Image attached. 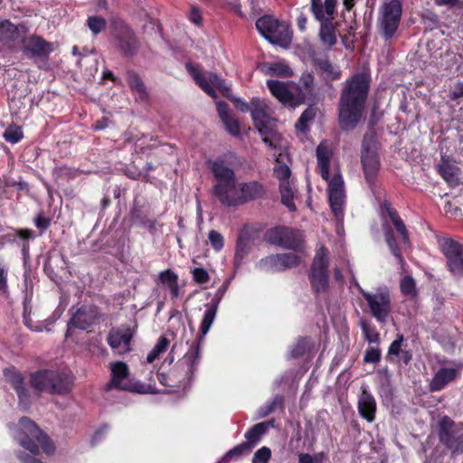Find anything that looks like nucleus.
Masks as SVG:
<instances>
[{"instance_id":"1","label":"nucleus","mask_w":463,"mask_h":463,"mask_svg":"<svg viewBox=\"0 0 463 463\" xmlns=\"http://www.w3.org/2000/svg\"><path fill=\"white\" fill-rule=\"evenodd\" d=\"M369 90V77L359 73L346 80L339 101V124L342 129H354L360 121Z\"/></svg>"},{"instance_id":"2","label":"nucleus","mask_w":463,"mask_h":463,"mask_svg":"<svg viewBox=\"0 0 463 463\" xmlns=\"http://www.w3.org/2000/svg\"><path fill=\"white\" fill-rule=\"evenodd\" d=\"M9 430L14 441L33 455L40 451L51 455L55 450L52 441L29 418L23 417L17 423H12Z\"/></svg>"},{"instance_id":"3","label":"nucleus","mask_w":463,"mask_h":463,"mask_svg":"<svg viewBox=\"0 0 463 463\" xmlns=\"http://www.w3.org/2000/svg\"><path fill=\"white\" fill-rule=\"evenodd\" d=\"M333 152L326 141H323L317 148V165L320 175L323 179L328 182V199L330 207L337 222H342L344 218V203L345 199L344 190V181L340 175H335L329 180V164Z\"/></svg>"},{"instance_id":"4","label":"nucleus","mask_w":463,"mask_h":463,"mask_svg":"<svg viewBox=\"0 0 463 463\" xmlns=\"http://www.w3.org/2000/svg\"><path fill=\"white\" fill-rule=\"evenodd\" d=\"M206 164L215 180L213 188V194L222 204L232 206L238 201L236 197V176L233 169L221 157L209 160Z\"/></svg>"},{"instance_id":"5","label":"nucleus","mask_w":463,"mask_h":463,"mask_svg":"<svg viewBox=\"0 0 463 463\" xmlns=\"http://www.w3.org/2000/svg\"><path fill=\"white\" fill-rule=\"evenodd\" d=\"M30 384L38 392L66 394L71 389V377L56 370H41L31 374Z\"/></svg>"},{"instance_id":"6","label":"nucleus","mask_w":463,"mask_h":463,"mask_svg":"<svg viewBox=\"0 0 463 463\" xmlns=\"http://www.w3.org/2000/svg\"><path fill=\"white\" fill-rule=\"evenodd\" d=\"M258 32L272 44L288 46L291 42V32L286 23H280L271 16H262L256 22Z\"/></svg>"},{"instance_id":"7","label":"nucleus","mask_w":463,"mask_h":463,"mask_svg":"<svg viewBox=\"0 0 463 463\" xmlns=\"http://www.w3.org/2000/svg\"><path fill=\"white\" fill-rule=\"evenodd\" d=\"M357 287L367 303L371 315L380 324H385L392 310L389 290L386 288H379L374 292H369L359 285Z\"/></svg>"},{"instance_id":"8","label":"nucleus","mask_w":463,"mask_h":463,"mask_svg":"<svg viewBox=\"0 0 463 463\" xmlns=\"http://www.w3.org/2000/svg\"><path fill=\"white\" fill-rule=\"evenodd\" d=\"M383 208L388 213L393 226L400 235V241L398 242L394 238L393 232L388 228H385V241L389 247L392 254L397 259L400 263H402L403 260L401 255L402 246H406L409 243V236L406 227L402 220L398 215L397 212L392 208L389 203H384Z\"/></svg>"},{"instance_id":"9","label":"nucleus","mask_w":463,"mask_h":463,"mask_svg":"<svg viewBox=\"0 0 463 463\" xmlns=\"http://www.w3.org/2000/svg\"><path fill=\"white\" fill-rule=\"evenodd\" d=\"M327 250L325 247H320L316 252L308 275L311 287L316 294L325 293L327 289Z\"/></svg>"},{"instance_id":"10","label":"nucleus","mask_w":463,"mask_h":463,"mask_svg":"<svg viewBox=\"0 0 463 463\" xmlns=\"http://www.w3.org/2000/svg\"><path fill=\"white\" fill-rule=\"evenodd\" d=\"M250 114L251 118L258 128L260 133L263 137V141L269 146L276 147V145L269 137L272 134L274 122L269 117V109L265 102L259 98H253L250 100Z\"/></svg>"},{"instance_id":"11","label":"nucleus","mask_w":463,"mask_h":463,"mask_svg":"<svg viewBox=\"0 0 463 463\" xmlns=\"http://www.w3.org/2000/svg\"><path fill=\"white\" fill-rule=\"evenodd\" d=\"M112 378L107 385V391L116 387L125 391L135 392L137 393H154L155 388L151 385L144 384L140 382L128 383L125 381L128 376V367L123 362H117L111 364Z\"/></svg>"},{"instance_id":"12","label":"nucleus","mask_w":463,"mask_h":463,"mask_svg":"<svg viewBox=\"0 0 463 463\" xmlns=\"http://www.w3.org/2000/svg\"><path fill=\"white\" fill-rule=\"evenodd\" d=\"M402 4L398 0H391L385 3L378 18V28L385 39L392 38L401 21Z\"/></svg>"},{"instance_id":"13","label":"nucleus","mask_w":463,"mask_h":463,"mask_svg":"<svg viewBox=\"0 0 463 463\" xmlns=\"http://www.w3.org/2000/svg\"><path fill=\"white\" fill-rule=\"evenodd\" d=\"M439 246L446 257L449 270L454 276H463V244L451 238H442Z\"/></svg>"},{"instance_id":"14","label":"nucleus","mask_w":463,"mask_h":463,"mask_svg":"<svg viewBox=\"0 0 463 463\" xmlns=\"http://www.w3.org/2000/svg\"><path fill=\"white\" fill-rule=\"evenodd\" d=\"M187 71L192 75L197 85H199L207 94L215 98V90H219L224 95L228 96L230 88L217 75L213 73H202L197 68L191 64L186 65Z\"/></svg>"},{"instance_id":"15","label":"nucleus","mask_w":463,"mask_h":463,"mask_svg":"<svg viewBox=\"0 0 463 463\" xmlns=\"http://www.w3.org/2000/svg\"><path fill=\"white\" fill-rule=\"evenodd\" d=\"M265 239L268 242L285 249H297L301 242V234L288 227H275L267 231Z\"/></svg>"},{"instance_id":"16","label":"nucleus","mask_w":463,"mask_h":463,"mask_svg":"<svg viewBox=\"0 0 463 463\" xmlns=\"http://www.w3.org/2000/svg\"><path fill=\"white\" fill-rule=\"evenodd\" d=\"M362 163L365 178L372 184L379 170V157L373 137H364L363 141Z\"/></svg>"},{"instance_id":"17","label":"nucleus","mask_w":463,"mask_h":463,"mask_svg":"<svg viewBox=\"0 0 463 463\" xmlns=\"http://www.w3.org/2000/svg\"><path fill=\"white\" fill-rule=\"evenodd\" d=\"M452 420L444 417L440 421L439 439L453 451H463V425L450 429Z\"/></svg>"},{"instance_id":"18","label":"nucleus","mask_w":463,"mask_h":463,"mask_svg":"<svg viewBox=\"0 0 463 463\" xmlns=\"http://www.w3.org/2000/svg\"><path fill=\"white\" fill-rule=\"evenodd\" d=\"M132 336V331L128 327L112 329L108 335V343L118 354H126L130 350Z\"/></svg>"},{"instance_id":"19","label":"nucleus","mask_w":463,"mask_h":463,"mask_svg":"<svg viewBox=\"0 0 463 463\" xmlns=\"http://www.w3.org/2000/svg\"><path fill=\"white\" fill-rule=\"evenodd\" d=\"M267 86L271 94L283 105L294 109L298 104L292 93V90L289 89L288 84L279 80H269L267 81Z\"/></svg>"},{"instance_id":"20","label":"nucleus","mask_w":463,"mask_h":463,"mask_svg":"<svg viewBox=\"0 0 463 463\" xmlns=\"http://www.w3.org/2000/svg\"><path fill=\"white\" fill-rule=\"evenodd\" d=\"M336 0H311L310 11L319 23L334 20Z\"/></svg>"},{"instance_id":"21","label":"nucleus","mask_w":463,"mask_h":463,"mask_svg":"<svg viewBox=\"0 0 463 463\" xmlns=\"http://www.w3.org/2000/svg\"><path fill=\"white\" fill-rule=\"evenodd\" d=\"M202 343L203 341L195 339L181 360V364L185 367V374L188 378L194 375L200 363Z\"/></svg>"},{"instance_id":"22","label":"nucleus","mask_w":463,"mask_h":463,"mask_svg":"<svg viewBox=\"0 0 463 463\" xmlns=\"http://www.w3.org/2000/svg\"><path fill=\"white\" fill-rule=\"evenodd\" d=\"M5 377L16 391L20 405L24 409H26L30 403V393L25 387L23 375L17 371L7 370L5 372Z\"/></svg>"},{"instance_id":"23","label":"nucleus","mask_w":463,"mask_h":463,"mask_svg":"<svg viewBox=\"0 0 463 463\" xmlns=\"http://www.w3.org/2000/svg\"><path fill=\"white\" fill-rule=\"evenodd\" d=\"M263 194V186L259 182L252 181L241 184L239 189L236 187V197L238 201L232 206L260 198Z\"/></svg>"},{"instance_id":"24","label":"nucleus","mask_w":463,"mask_h":463,"mask_svg":"<svg viewBox=\"0 0 463 463\" xmlns=\"http://www.w3.org/2000/svg\"><path fill=\"white\" fill-rule=\"evenodd\" d=\"M459 371V367H441L430 381V390L431 392L440 391L458 376Z\"/></svg>"},{"instance_id":"25","label":"nucleus","mask_w":463,"mask_h":463,"mask_svg":"<svg viewBox=\"0 0 463 463\" xmlns=\"http://www.w3.org/2000/svg\"><path fill=\"white\" fill-rule=\"evenodd\" d=\"M22 48L30 57L46 55L52 51V44L40 37H30L24 40Z\"/></svg>"},{"instance_id":"26","label":"nucleus","mask_w":463,"mask_h":463,"mask_svg":"<svg viewBox=\"0 0 463 463\" xmlns=\"http://www.w3.org/2000/svg\"><path fill=\"white\" fill-rule=\"evenodd\" d=\"M358 410L360 415L369 422L373 421L375 418L376 402L373 396L365 389H362V393L358 400Z\"/></svg>"},{"instance_id":"27","label":"nucleus","mask_w":463,"mask_h":463,"mask_svg":"<svg viewBox=\"0 0 463 463\" xmlns=\"http://www.w3.org/2000/svg\"><path fill=\"white\" fill-rule=\"evenodd\" d=\"M118 46L121 52L127 56L137 54L139 49L138 41L129 28H125L118 37Z\"/></svg>"},{"instance_id":"28","label":"nucleus","mask_w":463,"mask_h":463,"mask_svg":"<svg viewBox=\"0 0 463 463\" xmlns=\"http://www.w3.org/2000/svg\"><path fill=\"white\" fill-rule=\"evenodd\" d=\"M94 318L95 315L92 310L87 309L86 307H80L72 316L69 322V330L72 327L85 330L93 323Z\"/></svg>"},{"instance_id":"29","label":"nucleus","mask_w":463,"mask_h":463,"mask_svg":"<svg viewBox=\"0 0 463 463\" xmlns=\"http://www.w3.org/2000/svg\"><path fill=\"white\" fill-rule=\"evenodd\" d=\"M318 36L321 43L327 48L336 43L335 24L333 20L320 23Z\"/></svg>"},{"instance_id":"30","label":"nucleus","mask_w":463,"mask_h":463,"mask_svg":"<svg viewBox=\"0 0 463 463\" xmlns=\"http://www.w3.org/2000/svg\"><path fill=\"white\" fill-rule=\"evenodd\" d=\"M206 310L203 314L200 327L199 335L196 339L203 341L204 336L208 334L211 329L213 323L215 320L218 307L210 304H205Z\"/></svg>"},{"instance_id":"31","label":"nucleus","mask_w":463,"mask_h":463,"mask_svg":"<svg viewBox=\"0 0 463 463\" xmlns=\"http://www.w3.org/2000/svg\"><path fill=\"white\" fill-rule=\"evenodd\" d=\"M272 425V420L263 421L255 424L245 433V442L250 443L251 445L252 449L256 443L260 440L261 436L265 434Z\"/></svg>"},{"instance_id":"32","label":"nucleus","mask_w":463,"mask_h":463,"mask_svg":"<svg viewBox=\"0 0 463 463\" xmlns=\"http://www.w3.org/2000/svg\"><path fill=\"white\" fill-rule=\"evenodd\" d=\"M438 170L443 179L451 186L458 184V168L449 161L442 159L438 165Z\"/></svg>"},{"instance_id":"33","label":"nucleus","mask_w":463,"mask_h":463,"mask_svg":"<svg viewBox=\"0 0 463 463\" xmlns=\"http://www.w3.org/2000/svg\"><path fill=\"white\" fill-rule=\"evenodd\" d=\"M127 81L132 91H134L137 99L146 100L147 92L144 82L138 74L135 71H129L127 72Z\"/></svg>"},{"instance_id":"34","label":"nucleus","mask_w":463,"mask_h":463,"mask_svg":"<svg viewBox=\"0 0 463 463\" xmlns=\"http://www.w3.org/2000/svg\"><path fill=\"white\" fill-rule=\"evenodd\" d=\"M279 191L281 194V203L291 212L296 210V205L294 203L295 197V184L293 181H283L281 184H279Z\"/></svg>"},{"instance_id":"35","label":"nucleus","mask_w":463,"mask_h":463,"mask_svg":"<svg viewBox=\"0 0 463 463\" xmlns=\"http://www.w3.org/2000/svg\"><path fill=\"white\" fill-rule=\"evenodd\" d=\"M159 280L170 291L173 298L179 296L178 276L175 272L170 269L160 272Z\"/></svg>"},{"instance_id":"36","label":"nucleus","mask_w":463,"mask_h":463,"mask_svg":"<svg viewBox=\"0 0 463 463\" xmlns=\"http://www.w3.org/2000/svg\"><path fill=\"white\" fill-rule=\"evenodd\" d=\"M20 28L7 20L0 21V41L11 42L18 39Z\"/></svg>"},{"instance_id":"37","label":"nucleus","mask_w":463,"mask_h":463,"mask_svg":"<svg viewBox=\"0 0 463 463\" xmlns=\"http://www.w3.org/2000/svg\"><path fill=\"white\" fill-rule=\"evenodd\" d=\"M256 267L264 272H279L281 270L279 254L269 255L257 262Z\"/></svg>"},{"instance_id":"38","label":"nucleus","mask_w":463,"mask_h":463,"mask_svg":"<svg viewBox=\"0 0 463 463\" xmlns=\"http://www.w3.org/2000/svg\"><path fill=\"white\" fill-rule=\"evenodd\" d=\"M315 62L326 80H334L340 77V71L333 66L328 60L317 59Z\"/></svg>"},{"instance_id":"39","label":"nucleus","mask_w":463,"mask_h":463,"mask_svg":"<svg viewBox=\"0 0 463 463\" xmlns=\"http://www.w3.org/2000/svg\"><path fill=\"white\" fill-rule=\"evenodd\" d=\"M266 68L267 74L281 77H289L292 75V71L289 66L282 61L267 63Z\"/></svg>"},{"instance_id":"40","label":"nucleus","mask_w":463,"mask_h":463,"mask_svg":"<svg viewBox=\"0 0 463 463\" xmlns=\"http://www.w3.org/2000/svg\"><path fill=\"white\" fill-rule=\"evenodd\" d=\"M251 451V445L250 443H246L245 441L234 447L231 450H229L225 456L223 457L224 462H229L233 459H237L238 458L247 455Z\"/></svg>"},{"instance_id":"41","label":"nucleus","mask_w":463,"mask_h":463,"mask_svg":"<svg viewBox=\"0 0 463 463\" xmlns=\"http://www.w3.org/2000/svg\"><path fill=\"white\" fill-rule=\"evenodd\" d=\"M281 270L291 269L299 265L302 260V255L298 253L279 254Z\"/></svg>"},{"instance_id":"42","label":"nucleus","mask_w":463,"mask_h":463,"mask_svg":"<svg viewBox=\"0 0 463 463\" xmlns=\"http://www.w3.org/2000/svg\"><path fill=\"white\" fill-rule=\"evenodd\" d=\"M169 345V341L165 336H160L154 348L148 353L146 362H154Z\"/></svg>"},{"instance_id":"43","label":"nucleus","mask_w":463,"mask_h":463,"mask_svg":"<svg viewBox=\"0 0 463 463\" xmlns=\"http://www.w3.org/2000/svg\"><path fill=\"white\" fill-rule=\"evenodd\" d=\"M87 25L95 35L102 32L107 26V21L99 15H91L87 19Z\"/></svg>"},{"instance_id":"44","label":"nucleus","mask_w":463,"mask_h":463,"mask_svg":"<svg viewBox=\"0 0 463 463\" xmlns=\"http://www.w3.org/2000/svg\"><path fill=\"white\" fill-rule=\"evenodd\" d=\"M312 348L310 339H299L290 351V356L293 358L300 357Z\"/></svg>"},{"instance_id":"45","label":"nucleus","mask_w":463,"mask_h":463,"mask_svg":"<svg viewBox=\"0 0 463 463\" xmlns=\"http://www.w3.org/2000/svg\"><path fill=\"white\" fill-rule=\"evenodd\" d=\"M274 175L276 178L279 181V184H281L283 181H291V172L289 167L285 164H281L279 158L276 159V165L274 166Z\"/></svg>"},{"instance_id":"46","label":"nucleus","mask_w":463,"mask_h":463,"mask_svg":"<svg viewBox=\"0 0 463 463\" xmlns=\"http://www.w3.org/2000/svg\"><path fill=\"white\" fill-rule=\"evenodd\" d=\"M282 397L281 396H276L272 401L268 402L263 406L260 407L257 411V417L258 418H264L268 416L269 413H271L275 408L282 403Z\"/></svg>"},{"instance_id":"47","label":"nucleus","mask_w":463,"mask_h":463,"mask_svg":"<svg viewBox=\"0 0 463 463\" xmlns=\"http://www.w3.org/2000/svg\"><path fill=\"white\" fill-rule=\"evenodd\" d=\"M5 139L12 144H15L19 142L23 137V131L20 127L17 126H10L8 127L4 133Z\"/></svg>"},{"instance_id":"48","label":"nucleus","mask_w":463,"mask_h":463,"mask_svg":"<svg viewBox=\"0 0 463 463\" xmlns=\"http://www.w3.org/2000/svg\"><path fill=\"white\" fill-rule=\"evenodd\" d=\"M316 111L312 107L307 108L300 116L298 121L296 124V128L300 131L305 132L308 122L313 120L315 118Z\"/></svg>"},{"instance_id":"49","label":"nucleus","mask_w":463,"mask_h":463,"mask_svg":"<svg viewBox=\"0 0 463 463\" xmlns=\"http://www.w3.org/2000/svg\"><path fill=\"white\" fill-rule=\"evenodd\" d=\"M401 290L402 294L409 296V297H414L416 296L417 290H416V285L415 281L411 276H405L402 281H401Z\"/></svg>"},{"instance_id":"50","label":"nucleus","mask_w":463,"mask_h":463,"mask_svg":"<svg viewBox=\"0 0 463 463\" xmlns=\"http://www.w3.org/2000/svg\"><path fill=\"white\" fill-rule=\"evenodd\" d=\"M362 330H363L364 336L365 340L368 341V343L378 344L380 342L379 333L375 329L370 327L364 322L362 323Z\"/></svg>"},{"instance_id":"51","label":"nucleus","mask_w":463,"mask_h":463,"mask_svg":"<svg viewBox=\"0 0 463 463\" xmlns=\"http://www.w3.org/2000/svg\"><path fill=\"white\" fill-rule=\"evenodd\" d=\"M271 457V450L268 447L258 449L252 458V463H268Z\"/></svg>"},{"instance_id":"52","label":"nucleus","mask_w":463,"mask_h":463,"mask_svg":"<svg viewBox=\"0 0 463 463\" xmlns=\"http://www.w3.org/2000/svg\"><path fill=\"white\" fill-rule=\"evenodd\" d=\"M325 458L323 452L310 455L308 453H300L298 455V463H322Z\"/></svg>"},{"instance_id":"53","label":"nucleus","mask_w":463,"mask_h":463,"mask_svg":"<svg viewBox=\"0 0 463 463\" xmlns=\"http://www.w3.org/2000/svg\"><path fill=\"white\" fill-rule=\"evenodd\" d=\"M381 360V350L376 346H371L366 349L364 361L365 363L375 364Z\"/></svg>"},{"instance_id":"54","label":"nucleus","mask_w":463,"mask_h":463,"mask_svg":"<svg viewBox=\"0 0 463 463\" xmlns=\"http://www.w3.org/2000/svg\"><path fill=\"white\" fill-rule=\"evenodd\" d=\"M208 239L215 250L219 251L223 248V237L218 232L211 231L209 232Z\"/></svg>"},{"instance_id":"55","label":"nucleus","mask_w":463,"mask_h":463,"mask_svg":"<svg viewBox=\"0 0 463 463\" xmlns=\"http://www.w3.org/2000/svg\"><path fill=\"white\" fill-rule=\"evenodd\" d=\"M404 341V337L402 335H399L397 338L391 344L388 349V356H399L400 354L403 351L402 346Z\"/></svg>"},{"instance_id":"56","label":"nucleus","mask_w":463,"mask_h":463,"mask_svg":"<svg viewBox=\"0 0 463 463\" xmlns=\"http://www.w3.org/2000/svg\"><path fill=\"white\" fill-rule=\"evenodd\" d=\"M194 280L198 284L206 283L209 281L210 277L208 272L203 268H195L192 270Z\"/></svg>"},{"instance_id":"57","label":"nucleus","mask_w":463,"mask_h":463,"mask_svg":"<svg viewBox=\"0 0 463 463\" xmlns=\"http://www.w3.org/2000/svg\"><path fill=\"white\" fill-rule=\"evenodd\" d=\"M227 131L233 136H238L240 134V126L238 121L233 118L232 116L228 118L222 120Z\"/></svg>"},{"instance_id":"58","label":"nucleus","mask_w":463,"mask_h":463,"mask_svg":"<svg viewBox=\"0 0 463 463\" xmlns=\"http://www.w3.org/2000/svg\"><path fill=\"white\" fill-rule=\"evenodd\" d=\"M438 5H444L449 8H463V0H434Z\"/></svg>"},{"instance_id":"59","label":"nucleus","mask_w":463,"mask_h":463,"mask_svg":"<svg viewBox=\"0 0 463 463\" xmlns=\"http://www.w3.org/2000/svg\"><path fill=\"white\" fill-rule=\"evenodd\" d=\"M231 99L233 101L235 107L237 109H239L240 111L241 112H247V111H250V103L248 104L245 100L240 99V98H235V97H232Z\"/></svg>"},{"instance_id":"60","label":"nucleus","mask_w":463,"mask_h":463,"mask_svg":"<svg viewBox=\"0 0 463 463\" xmlns=\"http://www.w3.org/2000/svg\"><path fill=\"white\" fill-rule=\"evenodd\" d=\"M226 291H227V289L225 288V287L221 286L216 290L214 297L213 298L212 301L209 304L219 307V304H220L221 300L222 299V298L224 297Z\"/></svg>"},{"instance_id":"61","label":"nucleus","mask_w":463,"mask_h":463,"mask_svg":"<svg viewBox=\"0 0 463 463\" xmlns=\"http://www.w3.org/2000/svg\"><path fill=\"white\" fill-rule=\"evenodd\" d=\"M16 457L22 463H43L40 459L34 458L33 456L24 454L22 451H18L16 453Z\"/></svg>"},{"instance_id":"62","label":"nucleus","mask_w":463,"mask_h":463,"mask_svg":"<svg viewBox=\"0 0 463 463\" xmlns=\"http://www.w3.org/2000/svg\"><path fill=\"white\" fill-rule=\"evenodd\" d=\"M217 111L222 121L231 117L228 105L224 102H217Z\"/></svg>"},{"instance_id":"63","label":"nucleus","mask_w":463,"mask_h":463,"mask_svg":"<svg viewBox=\"0 0 463 463\" xmlns=\"http://www.w3.org/2000/svg\"><path fill=\"white\" fill-rule=\"evenodd\" d=\"M444 211L446 214H450L453 217L462 215L461 209L454 207L450 202H446L444 205Z\"/></svg>"},{"instance_id":"64","label":"nucleus","mask_w":463,"mask_h":463,"mask_svg":"<svg viewBox=\"0 0 463 463\" xmlns=\"http://www.w3.org/2000/svg\"><path fill=\"white\" fill-rule=\"evenodd\" d=\"M452 99H458L463 97V81H458L454 87V90L450 93Z\"/></svg>"}]
</instances>
